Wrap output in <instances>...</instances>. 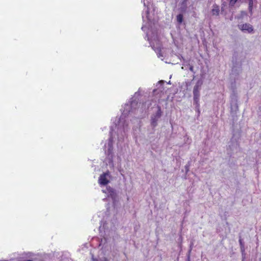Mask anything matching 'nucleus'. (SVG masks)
Listing matches in <instances>:
<instances>
[{
  "mask_svg": "<svg viewBox=\"0 0 261 261\" xmlns=\"http://www.w3.org/2000/svg\"><path fill=\"white\" fill-rule=\"evenodd\" d=\"M190 70L191 71H192L193 70V67L192 66H191V67L190 68Z\"/></svg>",
  "mask_w": 261,
  "mask_h": 261,
  "instance_id": "nucleus-12",
  "label": "nucleus"
},
{
  "mask_svg": "<svg viewBox=\"0 0 261 261\" xmlns=\"http://www.w3.org/2000/svg\"><path fill=\"white\" fill-rule=\"evenodd\" d=\"M240 248H241V251L242 253L243 254L245 252V250L244 245L240 246Z\"/></svg>",
  "mask_w": 261,
  "mask_h": 261,
  "instance_id": "nucleus-10",
  "label": "nucleus"
},
{
  "mask_svg": "<svg viewBox=\"0 0 261 261\" xmlns=\"http://www.w3.org/2000/svg\"><path fill=\"white\" fill-rule=\"evenodd\" d=\"M0 261H8V260H0Z\"/></svg>",
  "mask_w": 261,
  "mask_h": 261,
  "instance_id": "nucleus-13",
  "label": "nucleus"
},
{
  "mask_svg": "<svg viewBox=\"0 0 261 261\" xmlns=\"http://www.w3.org/2000/svg\"><path fill=\"white\" fill-rule=\"evenodd\" d=\"M211 12L213 16H218L220 14L219 6L217 4L213 5Z\"/></svg>",
  "mask_w": 261,
  "mask_h": 261,
  "instance_id": "nucleus-4",
  "label": "nucleus"
},
{
  "mask_svg": "<svg viewBox=\"0 0 261 261\" xmlns=\"http://www.w3.org/2000/svg\"><path fill=\"white\" fill-rule=\"evenodd\" d=\"M239 244H240V246L244 245V243L243 242V240L241 238L239 239Z\"/></svg>",
  "mask_w": 261,
  "mask_h": 261,
  "instance_id": "nucleus-11",
  "label": "nucleus"
},
{
  "mask_svg": "<svg viewBox=\"0 0 261 261\" xmlns=\"http://www.w3.org/2000/svg\"><path fill=\"white\" fill-rule=\"evenodd\" d=\"M239 28L243 32L251 33L253 32V27L249 23H244L238 25Z\"/></svg>",
  "mask_w": 261,
  "mask_h": 261,
  "instance_id": "nucleus-2",
  "label": "nucleus"
},
{
  "mask_svg": "<svg viewBox=\"0 0 261 261\" xmlns=\"http://www.w3.org/2000/svg\"><path fill=\"white\" fill-rule=\"evenodd\" d=\"M238 0H230L229 4L231 6H234Z\"/></svg>",
  "mask_w": 261,
  "mask_h": 261,
  "instance_id": "nucleus-9",
  "label": "nucleus"
},
{
  "mask_svg": "<svg viewBox=\"0 0 261 261\" xmlns=\"http://www.w3.org/2000/svg\"><path fill=\"white\" fill-rule=\"evenodd\" d=\"M188 261H190V260L189 259Z\"/></svg>",
  "mask_w": 261,
  "mask_h": 261,
  "instance_id": "nucleus-14",
  "label": "nucleus"
},
{
  "mask_svg": "<svg viewBox=\"0 0 261 261\" xmlns=\"http://www.w3.org/2000/svg\"><path fill=\"white\" fill-rule=\"evenodd\" d=\"M202 85V83L200 82H197L193 88L194 101L195 103H198L200 97V89Z\"/></svg>",
  "mask_w": 261,
  "mask_h": 261,
  "instance_id": "nucleus-1",
  "label": "nucleus"
},
{
  "mask_svg": "<svg viewBox=\"0 0 261 261\" xmlns=\"http://www.w3.org/2000/svg\"><path fill=\"white\" fill-rule=\"evenodd\" d=\"M158 118L152 117L151 120V125L153 127H155L157 125V121Z\"/></svg>",
  "mask_w": 261,
  "mask_h": 261,
  "instance_id": "nucleus-5",
  "label": "nucleus"
},
{
  "mask_svg": "<svg viewBox=\"0 0 261 261\" xmlns=\"http://www.w3.org/2000/svg\"><path fill=\"white\" fill-rule=\"evenodd\" d=\"M176 18L178 22L181 23L183 21V15L181 14H179L177 15Z\"/></svg>",
  "mask_w": 261,
  "mask_h": 261,
  "instance_id": "nucleus-7",
  "label": "nucleus"
},
{
  "mask_svg": "<svg viewBox=\"0 0 261 261\" xmlns=\"http://www.w3.org/2000/svg\"><path fill=\"white\" fill-rule=\"evenodd\" d=\"M162 110L160 107H158V110L157 112H156L155 115L154 116V117H155L156 118H159L161 115H162Z\"/></svg>",
  "mask_w": 261,
  "mask_h": 261,
  "instance_id": "nucleus-6",
  "label": "nucleus"
},
{
  "mask_svg": "<svg viewBox=\"0 0 261 261\" xmlns=\"http://www.w3.org/2000/svg\"><path fill=\"white\" fill-rule=\"evenodd\" d=\"M108 175V173H104L101 174L99 177V184L101 185L105 186L109 182V180L107 179V176Z\"/></svg>",
  "mask_w": 261,
  "mask_h": 261,
  "instance_id": "nucleus-3",
  "label": "nucleus"
},
{
  "mask_svg": "<svg viewBox=\"0 0 261 261\" xmlns=\"http://www.w3.org/2000/svg\"><path fill=\"white\" fill-rule=\"evenodd\" d=\"M253 5V0H249V10L250 12H252Z\"/></svg>",
  "mask_w": 261,
  "mask_h": 261,
  "instance_id": "nucleus-8",
  "label": "nucleus"
}]
</instances>
